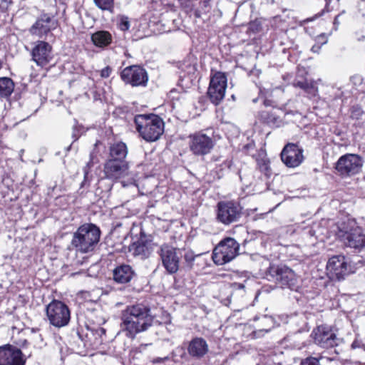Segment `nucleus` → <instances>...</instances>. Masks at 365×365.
<instances>
[{"label":"nucleus","instance_id":"f257e3e1","mask_svg":"<svg viewBox=\"0 0 365 365\" xmlns=\"http://www.w3.org/2000/svg\"><path fill=\"white\" fill-rule=\"evenodd\" d=\"M101 237L100 228L93 223H85L73 233L71 246L77 252H93Z\"/></svg>","mask_w":365,"mask_h":365},{"label":"nucleus","instance_id":"f03ea898","mask_svg":"<svg viewBox=\"0 0 365 365\" xmlns=\"http://www.w3.org/2000/svg\"><path fill=\"white\" fill-rule=\"evenodd\" d=\"M135 123L140 135L148 142L159 139L164 131L163 120L155 114L138 115L135 117Z\"/></svg>","mask_w":365,"mask_h":365},{"label":"nucleus","instance_id":"7ed1b4c3","mask_svg":"<svg viewBox=\"0 0 365 365\" xmlns=\"http://www.w3.org/2000/svg\"><path fill=\"white\" fill-rule=\"evenodd\" d=\"M337 236L346 247L356 250L365 247V235L354 220L349 219L341 223Z\"/></svg>","mask_w":365,"mask_h":365},{"label":"nucleus","instance_id":"20e7f679","mask_svg":"<svg viewBox=\"0 0 365 365\" xmlns=\"http://www.w3.org/2000/svg\"><path fill=\"white\" fill-rule=\"evenodd\" d=\"M240 244L232 237H226L219 242L212 252V259L216 264L223 265L231 262L239 255Z\"/></svg>","mask_w":365,"mask_h":365},{"label":"nucleus","instance_id":"39448f33","mask_svg":"<svg viewBox=\"0 0 365 365\" xmlns=\"http://www.w3.org/2000/svg\"><path fill=\"white\" fill-rule=\"evenodd\" d=\"M216 221L225 226L240 220L242 215V207L234 201H220L216 207Z\"/></svg>","mask_w":365,"mask_h":365},{"label":"nucleus","instance_id":"423d86ee","mask_svg":"<svg viewBox=\"0 0 365 365\" xmlns=\"http://www.w3.org/2000/svg\"><path fill=\"white\" fill-rule=\"evenodd\" d=\"M46 313L50 324L55 327H63L70 322L71 312L68 306L58 300H53L47 306Z\"/></svg>","mask_w":365,"mask_h":365},{"label":"nucleus","instance_id":"0eeeda50","mask_svg":"<svg viewBox=\"0 0 365 365\" xmlns=\"http://www.w3.org/2000/svg\"><path fill=\"white\" fill-rule=\"evenodd\" d=\"M268 274L282 287L297 289L298 279L292 269L285 265H272L268 269Z\"/></svg>","mask_w":365,"mask_h":365},{"label":"nucleus","instance_id":"6e6552de","mask_svg":"<svg viewBox=\"0 0 365 365\" xmlns=\"http://www.w3.org/2000/svg\"><path fill=\"white\" fill-rule=\"evenodd\" d=\"M362 158L356 154H345L341 156L336 163L337 173L343 176H351L360 172L363 166Z\"/></svg>","mask_w":365,"mask_h":365},{"label":"nucleus","instance_id":"1a4fd4ad","mask_svg":"<svg viewBox=\"0 0 365 365\" xmlns=\"http://www.w3.org/2000/svg\"><path fill=\"white\" fill-rule=\"evenodd\" d=\"M227 76L224 73L216 72L210 78L207 96L215 105H219L224 99L227 88Z\"/></svg>","mask_w":365,"mask_h":365},{"label":"nucleus","instance_id":"9d476101","mask_svg":"<svg viewBox=\"0 0 365 365\" xmlns=\"http://www.w3.org/2000/svg\"><path fill=\"white\" fill-rule=\"evenodd\" d=\"M188 145L193 155L203 156L211 152L215 143L211 137L198 132L189 136Z\"/></svg>","mask_w":365,"mask_h":365},{"label":"nucleus","instance_id":"9b49d317","mask_svg":"<svg viewBox=\"0 0 365 365\" xmlns=\"http://www.w3.org/2000/svg\"><path fill=\"white\" fill-rule=\"evenodd\" d=\"M179 250L168 245H163L159 250L162 263L166 271L170 274H175L179 269L181 257Z\"/></svg>","mask_w":365,"mask_h":365},{"label":"nucleus","instance_id":"f8f14e48","mask_svg":"<svg viewBox=\"0 0 365 365\" xmlns=\"http://www.w3.org/2000/svg\"><path fill=\"white\" fill-rule=\"evenodd\" d=\"M121 79L132 86H145L148 80L146 71L139 66H130L120 73Z\"/></svg>","mask_w":365,"mask_h":365},{"label":"nucleus","instance_id":"ddd939ff","mask_svg":"<svg viewBox=\"0 0 365 365\" xmlns=\"http://www.w3.org/2000/svg\"><path fill=\"white\" fill-rule=\"evenodd\" d=\"M312 336L315 344L325 349L338 346L341 342V339L325 326L317 327L313 330Z\"/></svg>","mask_w":365,"mask_h":365},{"label":"nucleus","instance_id":"4468645a","mask_svg":"<svg viewBox=\"0 0 365 365\" xmlns=\"http://www.w3.org/2000/svg\"><path fill=\"white\" fill-rule=\"evenodd\" d=\"M327 269L332 278L338 280L351 272V265L343 255H336L331 257L327 264Z\"/></svg>","mask_w":365,"mask_h":365},{"label":"nucleus","instance_id":"2eb2a0df","mask_svg":"<svg viewBox=\"0 0 365 365\" xmlns=\"http://www.w3.org/2000/svg\"><path fill=\"white\" fill-rule=\"evenodd\" d=\"M22 351L11 344L0 346V365H25Z\"/></svg>","mask_w":365,"mask_h":365},{"label":"nucleus","instance_id":"dca6fc26","mask_svg":"<svg viewBox=\"0 0 365 365\" xmlns=\"http://www.w3.org/2000/svg\"><path fill=\"white\" fill-rule=\"evenodd\" d=\"M52 46L44 41H37L31 50L32 60L39 66H46L52 58Z\"/></svg>","mask_w":365,"mask_h":365},{"label":"nucleus","instance_id":"f3484780","mask_svg":"<svg viewBox=\"0 0 365 365\" xmlns=\"http://www.w3.org/2000/svg\"><path fill=\"white\" fill-rule=\"evenodd\" d=\"M282 162L289 168L299 166L304 160L303 149L297 144H287L281 153Z\"/></svg>","mask_w":365,"mask_h":365},{"label":"nucleus","instance_id":"a211bd4d","mask_svg":"<svg viewBox=\"0 0 365 365\" xmlns=\"http://www.w3.org/2000/svg\"><path fill=\"white\" fill-rule=\"evenodd\" d=\"M57 22L53 16L48 14H41L30 29V33L39 38L46 36L51 30L55 29Z\"/></svg>","mask_w":365,"mask_h":365},{"label":"nucleus","instance_id":"6ab92c4d","mask_svg":"<svg viewBox=\"0 0 365 365\" xmlns=\"http://www.w3.org/2000/svg\"><path fill=\"white\" fill-rule=\"evenodd\" d=\"M129 165L126 161L108 160L104 165V173L107 178L118 180L128 175Z\"/></svg>","mask_w":365,"mask_h":365},{"label":"nucleus","instance_id":"aec40b11","mask_svg":"<svg viewBox=\"0 0 365 365\" xmlns=\"http://www.w3.org/2000/svg\"><path fill=\"white\" fill-rule=\"evenodd\" d=\"M125 310L128 311V315H131L138 319L145 331L148 330V329L152 326L153 317L150 314L149 307L139 304L128 307Z\"/></svg>","mask_w":365,"mask_h":365},{"label":"nucleus","instance_id":"412c9836","mask_svg":"<svg viewBox=\"0 0 365 365\" xmlns=\"http://www.w3.org/2000/svg\"><path fill=\"white\" fill-rule=\"evenodd\" d=\"M209 345L207 341L200 336L192 338L187 346V353L195 359L204 358L209 352Z\"/></svg>","mask_w":365,"mask_h":365},{"label":"nucleus","instance_id":"4be33fe9","mask_svg":"<svg viewBox=\"0 0 365 365\" xmlns=\"http://www.w3.org/2000/svg\"><path fill=\"white\" fill-rule=\"evenodd\" d=\"M122 327L127 331L126 335L131 338H134L140 332L145 331L143 327L140 324L138 319L128 315L127 310L123 312Z\"/></svg>","mask_w":365,"mask_h":365},{"label":"nucleus","instance_id":"5701e85b","mask_svg":"<svg viewBox=\"0 0 365 365\" xmlns=\"http://www.w3.org/2000/svg\"><path fill=\"white\" fill-rule=\"evenodd\" d=\"M135 275L134 270L128 264L118 266L113 272L114 281L120 284L130 282Z\"/></svg>","mask_w":365,"mask_h":365},{"label":"nucleus","instance_id":"b1692460","mask_svg":"<svg viewBox=\"0 0 365 365\" xmlns=\"http://www.w3.org/2000/svg\"><path fill=\"white\" fill-rule=\"evenodd\" d=\"M91 41L98 48H104L113 42V36L108 31L101 30L91 35Z\"/></svg>","mask_w":365,"mask_h":365},{"label":"nucleus","instance_id":"393cba45","mask_svg":"<svg viewBox=\"0 0 365 365\" xmlns=\"http://www.w3.org/2000/svg\"><path fill=\"white\" fill-rule=\"evenodd\" d=\"M128 154L127 146L124 143L118 142L110 147V159L119 161H125V158Z\"/></svg>","mask_w":365,"mask_h":365},{"label":"nucleus","instance_id":"a878e982","mask_svg":"<svg viewBox=\"0 0 365 365\" xmlns=\"http://www.w3.org/2000/svg\"><path fill=\"white\" fill-rule=\"evenodd\" d=\"M14 90V83L9 77H0V99L8 100Z\"/></svg>","mask_w":365,"mask_h":365},{"label":"nucleus","instance_id":"bb28decb","mask_svg":"<svg viewBox=\"0 0 365 365\" xmlns=\"http://www.w3.org/2000/svg\"><path fill=\"white\" fill-rule=\"evenodd\" d=\"M254 320L259 322V331L268 332L274 325V319L271 316L264 315L261 317H255Z\"/></svg>","mask_w":365,"mask_h":365},{"label":"nucleus","instance_id":"cd10ccee","mask_svg":"<svg viewBox=\"0 0 365 365\" xmlns=\"http://www.w3.org/2000/svg\"><path fill=\"white\" fill-rule=\"evenodd\" d=\"M130 250L133 255L140 257L142 259L147 257L150 253L148 246L143 242L133 243Z\"/></svg>","mask_w":365,"mask_h":365},{"label":"nucleus","instance_id":"c85d7f7f","mask_svg":"<svg viewBox=\"0 0 365 365\" xmlns=\"http://www.w3.org/2000/svg\"><path fill=\"white\" fill-rule=\"evenodd\" d=\"M95 5L102 11H114V0H93Z\"/></svg>","mask_w":365,"mask_h":365},{"label":"nucleus","instance_id":"c756f323","mask_svg":"<svg viewBox=\"0 0 365 365\" xmlns=\"http://www.w3.org/2000/svg\"><path fill=\"white\" fill-rule=\"evenodd\" d=\"M211 9L210 0H203L200 2L199 8L195 11V16L196 18H201L202 14L210 12Z\"/></svg>","mask_w":365,"mask_h":365},{"label":"nucleus","instance_id":"7c9ffc66","mask_svg":"<svg viewBox=\"0 0 365 365\" xmlns=\"http://www.w3.org/2000/svg\"><path fill=\"white\" fill-rule=\"evenodd\" d=\"M257 165L262 173H263L267 178L270 177L272 173L269 160L266 159H260L258 160Z\"/></svg>","mask_w":365,"mask_h":365},{"label":"nucleus","instance_id":"2f4dec72","mask_svg":"<svg viewBox=\"0 0 365 365\" xmlns=\"http://www.w3.org/2000/svg\"><path fill=\"white\" fill-rule=\"evenodd\" d=\"M118 28L121 31H125L129 29L130 24L128 17L123 16V15H120V16H118Z\"/></svg>","mask_w":365,"mask_h":365},{"label":"nucleus","instance_id":"473e14b6","mask_svg":"<svg viewBox=\"0 0 365 365\" xmlns=\"http://www.w3.org/2000/svg\"><path fill=\"white\" fill-rule=\"evenodd\" d=\"M294 86L300 88L304 91L313 89V92L317 91V88L312 83H308L307 81H297L294 83Z\"/></svg>","mask_w":365,"mask_h":365},{"label":"nucleus","instance_id":"72a5a7b5","mask_svg":"<svg viewBox=\"0 0 365 365\" xmlns=\"http://www.w3.org/2000/svg\"><path fill=\"white\" fill-rule=\"evenodd\" d=\"M196 255L191 250H188L185 253L184 259L185 262L187 263V266L191 268L193 264V262L195 259Z\"/></svg>","mask_w":365,"mask_h":365},{"label":"nucleus","instance_id":"f704fd0d","mask_svg":"<svg viewBox=\"0 0 365 365\" xmlns=\"http://www.w3.org/2000/svg\"><path fill=\"white\" fill-rule=\"evenodd\" d=\"M181 6L187 11H191L193 9L194 4L192 0H179Z\"/></svg>","mask_w":365,"mask_h":365},{"label":"nucleus","instance_id":"c9c22d12","mask_svg":"<svg viewBox=\"0 0 365 365\" xmlns=\"http://www.w3.org/2000/svg\"><path fill=\"white\" fill-rule=\"evenodd\" d=\"M364 115L363 110L358 107H353L351 111V118L353 119H359Z\"/></svg>","mask_w":365,"mask_h":365},{"label":"nucleus","instance_id":"e433bc0d","mask_svg":"<svg viewBox=\"0 0 365 365\" xmlns=\"http://www.w3.org/2000/svg\"><path fill=\"white\" fill-rule=\"evenodd\" d=\"M301 365H320L319 361L315 357H308L302 361Z\"/></svg>","mask_w":365,"mask_h":365},{"label":"nucleus","instance_id":"4c0bfd02","mask_svg":"<svg viewBox=\"0 0 365 365\" xmlns=\"http://www.w3.org/2000/svg\"><path fill=\"white\" fill-rule=\"evenodd\" d=\"M328 38L325 34H321L320 35L317 36L316 38V42L318 43H320L321 45H324L327 43Z\"/></svg>","mask_w":365,"mask_h":365},{"label":"nucleus","instance_id":"58836bf2","mask_svg":"<svg viewBox=\"0 0 365 365\" xmlns=\"http://www.w3.org/2000/svg\"><path fill=\"white\" fill-rule=\"evenodd\" d=\"M111 71H112L111 68L110 66H106L101 70V76L102 78H108L110 76Z\"/></svg>","mask_w":365,"mask_h":365},{"label":"nucleus","instance_id":"ea45409f","mask_svg":"<svg viewBox=\"0 0 365 365\" xmlns=\"http://www.w3.org/2000/svg\"><path fill=\"white\" fill-rule=\"evenodd\" d=\"M93 166V163H92V160L91 159L89 160V162H88L86 163V165L83 168V173H84V179L86 180L88 173H89V171L91 170V168Z\"/></svg>","mask_w":365,"mask_h":365},{"label":"nucleus","instance_id":"a19ab883","mask_svg":"<svg viewBox=\"0 0 365 365\" xmlns=\"http://www.w3.org/2000/svg\"><path fill=\"white\" fill-rule=\"evenodd\" d=\"M322 45L316 42V43L312 47L311 51L313 53H319Z\"/></svg>","mask_w":365,"mask_h":365},{"label":"nucleus","instance_id":"79ce46f5","mask_svg":"<svg viewBox=\"0 0 365 365\" xmlns=\"http://www.w3.org/2000/svg\"><path fill=\"white\" fill-rule=\"evenodd\" d=\"M167 360H168V356H165V357H163V358L157 357V358H155V359H153V363H154V364L163 363V362H165Z\"/></svg>","mask_w":365,"mask_h":365},{"label":"nucleus","instance_id":"37998d69","mask_svg":"<svg viewBox=\"0 0 365 365\" xmlns=\"http://www.w3.org/2000/svg\"><path fill=\"white\" fill-rule=\"evenodd\" d=\"M259 25L256 22H252L250 24L249 29L252 31H259Z\"/></svg>","mask_w":365,"mask_h":365},{"label":"nucleus","instance_id":"c03bdc74","mask_svg":"<svg viewBox=\"0 0 365 365\" xmlns=\"http://www.w3.org/2000/svg\"><path fill=\"white\" fill-rule=\"evenodd\" d=\"M1 6L2 8H6L10 3V0H1Z\"/></svg>","mask_w":365,"mask_h":365},{"label":"nucleus","instance_id":"a18cd8bd","mask_svg":"<svg viewBox=\"0 0 365 365\" xmlns=\"http://www.w3.org/2000/svg\"><path fill=\"white\" fill-rule=\"evenodd\" d=\"M339 15H337L335 18H334V29L336 30L337 29V27L339 24Z\"/></svg>","mask_w":365,"mask_h":365},{"label":"nucleus","instance_id":"49530a36","mask_svg":"<svg viewBox=\"0 0 365 365\" xmlns=\"http://www.w3.org/2000/svg\"><path fill=\"white\" fill-rule=\"evenodd\" d=\"M359 8L360 11L365 9V0H361V1L359 3Z\"/></svg>","mask_w":365,"mask_h":365},{"label":"nucleus","instance_id":"de8ad7c7","mask_svg":"<svg viewBox=\"0 0 365 365\" xmlns=\"http://www.w3.org/2000/svg\"><path fill=\"white\" fill-rule=\"evenodd\" d=\"M305 91L312 96H315L317 91L313 92V89L305 90Z\"/></svg>","mask_w":365,"mask_h":365},{"label":"nucleus","instance_id":"09e8293b","mask_svg":"<svg viewBox=\"0 0 365 365\" xmlns=\"http://www.w3.org/2000/svg\"><path fill=\"white\" fill-rule=\"evenodd\" d=\"M2 67V63L0 62V69Z\"/></svg>","mask_w":365,"mask_h":365}]
</instances>
